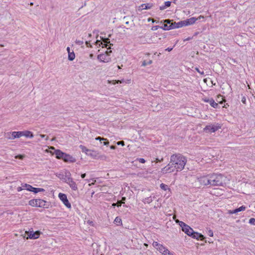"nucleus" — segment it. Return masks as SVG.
Segmentation results:
<instances>
[{
	"label": "nucleus",
	"instance_id": "6ab92c4d",
	"mask_svg": "<svg viewBox=\"0 0 255 255\" xmlns=\"http://www.w3.org/2000/svg\"><path fill=\"white\" fill-rule=\"evenodd\" d=\"M160 253H162L164 255H165L166 252H167V249L163 245L161 244L159 247H158L156 249Z\"/></svg>",
	"mask_w": 255,
	"mask_h": 255
},
{
	"label": "nucleus",
	"instance_id": "473e14b6",
	"mask_svg": "<svg viewBox=\"0 0 255 255\" xmlns=\"http://www.w3.org/2000/svg\"><path fill=\"white\" fill-rule=\"evenodd\" d=\"M126 200V197H123L121 201H119L117 202L118 207L121 206L122 204L124 203V201Z\"/></svg>",
	"mask_w": 255,
	"mask_h": 255
},
{
	"label": "nucleus",
	"instance_id": "393cba45",
	"mask_svg": "<svg viewBox=\"0 0 255 255\" xmlns=\"http://www.w3.org/2000/svg\"><path fill=\"white\" fill-rule=\"evenodd\" d=\"M30 191L31 192H33L34 193H37L38 192L44 191V189H43V188H35V187H32L31 189V190H30Z\"/></svg>",
	"mask_w": 255,
	"mask_h": 255
},
{
	"label": "nucleus",
	"instance_id": "dca6fc26",
	"mask_svg": "<svg viewBox=\"0 0 255 255\" xmlns=\"http://www.w3.org/2000/svg\"><path fill=\"white\" fill-rule=\"evenodd\" d=\"M246 209V207L245 206H242L239 208H238L235 210H229V213L230 214H237L238 212L245 211Z\"/></svg>",
	"mask_w": 255,
	"mask_h": 255
},
{
	"label": "nucleus",
	"instance_id": "ddd939ff",
	"mask_svg": "<svg viewBox=\"0 0 255 255\" xmlns=\"http://www.w3.org/2000/svg\"><path fill=\"white\" fill-rule=\"evenodd\" d=\"M190 237L198 241H203L205 239V237L203 235L195 231H193V234L190 236Z\"/></svg>",
	"mask_w": 255,
	"mask_h": 255
},
{
	"label": "nucleus",
	"instance_id": "69168bd1",
	"mask_svg": "<svg viewBox=\"0 0 255 255\" xmlns=\"http://www.w3.org/2000/svg\"><path fill=\"white\" fill-rule=\"evenodd\" d=\"M204 82H205V83H206V81H207V80H206V79H204Z\"/></svg>",
	"mask_w": 255,
	"mask_h": 255
},
{
	"label": "nucleus",
	"instance_id": "de8ad7c7",
	"mask_svg": "<svg viewBox=\"0 0 255 255\" xmlns=\"http://www.w3.org/2000/svg\"><path fill=\"white\" fill-rule=\"evenodd\" d=\"M196 70L200 74H202V75H203L204 74V72L202 71V72H201L199 69L198 68H196Z\"/></svg>",
	"mask_w": 255,
	"mask_h": 255
},
{
	"label": "nucleus",
	"instance_id": "9d476101",
	"mask_svg": "<svg viewBox=\"0 0 255 255\" xmlns=\"http://www.w3.org/2000/svg\"><path fill=\"white\" fill-rule=\"evenodd\" d=\"M21 136V131H12L6 133V137L9 139H14Z\"/></svg>",
	"mask_w": 255,
	"mask_h": 255
},
{
	"label": "nucleus",
	"instance_id": "aec40b11",
	"mask_svg": "<svg viewBox=\"0 0 255 255\" xmlns=\"http://www.w3.org/2000/svg\"><path fill=\"white\" fill-rule=\"evenodd\" d=\"M64 176V177H62V178L64 180L65 182L68 181V180H69L70 179H72V178L71 177V175L69 171H66Z\"/></svg>",
	"mask_w": 255,
	"mask_h": 255
},
{
	"label": "nucleus",
	"instance_id": "c85d7f7f",
	"mask_svg": "<svg viewBox=\"0 0 255 255\" xmlns=\"http://www.w3.org/2000/svg\"><path fill=\"white\" fill-rule=\"evenodd\" d=\"M22 186L24 189H26L27 191H30L32 186L29 184L24 183L22 184Z\"/></svg>",
	"mask_w": 255,
	"mask_h": 255
},
{
	"label": "nucleus",
	"instance_id": "a211bd4d",
	"mask_svg": "<svg viewBox=\"0 0 255 255\" xmlns=\"http://www.w3.org/2000/svg\"><path fill=\"white\" fill-rule=\"evenodd\" d=\"M21 131V136H24L26 137L32 138L33 137V134L32 132L28 130H24Z\"/></svg>",
	"mask_w": 255,
	"mask_h": 255
},
{
	"label": "nucleus",
	"instance_id": "39448f33",
	"mask_svg": "<svg viewBox=\"0 0 255 255\" xmlns=\"http://www.w3.org/2000/svg\"><path fill=\"white\" fill-rule=\"evenodd\" d=\"M28 204L32 207H44L46 201L40 199H34L29 200Z\"/></svg>",
	"mask_w": 255,
	"mask_h": 255
},
{
	"label": "nucleus",
	"instance_id": "052dcab7",
	"mask_svg": "<svg viewBox=\"0 0 255 255\" xmlns=\"http://www.w3.org/2000/svg\"><path fill=\"white\" fill-rule=\"evenodd\" d=\"M126 83H130V80H128L127 81V82H126Z\"/></svg>",
	"mask_w": 255,
	"mask_h": 255
},
{
	"label": "nucleus",
	"instance_id": "13d9d810",
	"mask_svg": "<svg viewBox=\"0 0 255 255\" xmlns=\"http://www.w3.org/2000/svg\"><path fill=\"white\" fill-rule=\"evenodd\" d=\"M70 47H68L67 48V51H68V53H69V52H70Z\"/></svg>",
	"mask_w": 255,
	"mask_h": 255
},
{
	"label": "nucleus",
	"instance_id": "864d4df0",
	"mask_svg": "<svg viewBox=\"0 0 255 255\" xmlns=\"http://www.w3.org/2000/svg\"><path fill=\"white\" fill-rule=\"evenodd\" d=\"M148 65V63H146L145 61H143V63H142V65H143V66H146V65Z\"/></svg>",
	"mask_w": 255,
	"mask_h": 255
},
{
	"label": "nucleus",
	"instance_id": "6e6d98bb",
	"mask_svg": "<svg viewBox=\"0 0 255 255\" xmlns=\"http://www.w3.org/2000/svg\"><path fill=\"white\" fill-rule=\"evenodd\" d=\"M164 22H166V23H169V24L170 23V21L169 20H168V19L165 20L164 21Z\"/></svg>",
	"mask_w": 255,
	"mask_h": 255
},
{
	"label": "nucleus",
	"instance_id": "6e6552de",
	"mask_svg": "<svg viewBox=\"0 0 255 255\" xmlns=\"http://www.w3.org/2000/svg\"><path fill=\"white\" fill-rule=\"evenodd\" d=\"M58 197L67 208L68 209L71 208V205L69 202L67 195L65 194L59 193L58 194Z\"/></svg>",
	"mask_w": 255,
	"mask_h": 255
},
{
	"label": "nucleus",
	"instance_id": "72a5a7b5",
	"mask_svg": "<svg viewBox=\"0 0 255 255\" xmlns=\"http://www.w3.org/2000/svg\"><path fill=\"white\" fill-rule=\"evenodd\" d=\"M160 187L162 189H163L165 191L168 188L167 185H166L163 183H161L160 185Z\"/></svg>",
	"mask_w": 255,
	"mask_h": 255
},
{
	"label": "nucleus",
	"instance_id": "a18cd8bd",
	"mask_svg": "<svg viewBox=\"0 0 255 255\" xmlns=\"http://www.w3.org/2000/svg\"><path fill=\"white\" fill-rule=\"evenodd\" d=\"M23 157H24V156L22 155H18L15 156L16 158H19L20 159H22L23 158Z\"/></svg>",
	"mask_w": 255,
	"mask_h": 255
},
{
	"label": "nucleus",
	"instance_id": "f3484780",
	"mask_svg": "<svg viewBox=\"0 0 255 255\" xmlns=\"http://www.w3.org/2000/svg\"><path fill=\"white\" fill-rule=\"evenodd\" d=\"M64 152H62L59 149H57L55 151V154L56 155V157L58 159H62Z\"/></svg>",
	"mask_w": 255,
	"mask_h": 255
},
{
	"label": "nucleus",
	"instance_id": "e433bc0d",
	"mask_svg": "<svg viewBox=\"0 0 255 255\" xmlns=\"http://www.w3.org/2000/svg\"><path fill=\"white\" fill-rule=\"evenodd\" d=\"M161 244H160L159 243H158L157 242H153V244H152V245L156 249H157L158 247H159V246Z\"/></svg>",
	"mask_w": 255,
	"mask_h": 255
},
{
	"label": "nucleus",
	"instance_id": "58836bf2",
	"mask_svg": "<svg viewBox=\"0 0 255 255\" xmlns=\"http://www.w3.org/2000/svg\"><path fill=\"white\" fill-rule=\"evenodd\" d=\"M136 160L141 163H144L145 162V159L142 158H137Z\"/></svg>",
	"mask_w": 255,
	"mask_h": 255
},
{
	"label": "nucleus",
	"instance_id": "ea45409f",
	"mask_svg": "<svg viewBox=\"0 0 255 255\" xmlns=\"http://www.w3.org/2000/svg\"><path fill=\"white\" fill-rule=\"evenodd\" d=\"M41 138H45V140H47L48 139V136H46V135H44V134H40L39 135Z\"/></svg>",
	"mask_w": 255,
	"mask_h": 255
},
{
	"label": "nucleus",
	"instance_id": "a878e982",
	"mask_svg": "<svg viewBox=\"0 0 255 255\" xmlns=\"http://www.w3.org/2000/svg\"><path fill=\"white\" fill-rule=\"evenodd\" d=\"M114 223L118 226H122V221L121 218L119 217H117L114 220Z\"/></svg>",
	"mask_w": 255,
	"mask_h": 255
},
{
	"label": "nucleus",
	"instance_id": "20e7f679",
	"mask_svg": "<svg viewBox=\"0 0 255 255\" xmlns=\"http://www.w3.org/2000/svg\"><path fill=\"white\" fill-rule=\"evenodd\" d=\"M176 222L179 223V225L181 227L182 231L188 236L190 237L193 234L194 230L189 226L182 221H176Z\"/></svg>",
	"mask_w": 255,
	"mask_h": 255
},
{
	"label": "nucleus",
	"instance_id": "bf43d9fd",
	"mask_svg": "<svg viewBox=\"0 0 255 255\" xmlns=\"http://www.w3.org/2000/svg\"><path fill=\"white\" fill-rule=\"evenodd\" d=\"M148 64H150L152 63V61L151 60H149L148 62H147Z\"/></svg>",
	"mask_w": 255,
	"mask_h": 255
},
{
	"label": "nucleus",
	"instance_id": "3c124183",
	"mask_svg": "<svg viewBox=\"0 0 255 255\" xmlns=\"http://www.w3.org/2000/svg\"><path fill=\"white\" fill-rule=\"evenodd\" d=\"M204 17L202 15H200L198 18H197V20L198 19H201V18H204Z\"/></svg>",
	"mask_w": 255,
	"mask_h": 255
},
{
	"label": "nucleus",
	"instance_id": "cd10ccee",
	"mask_svg": "<svg viewBox=\"0 0 255 255\" xmlns=\"http://www.w3.org/2000/svg\"><path fill=\"white\" fill-rule=\"evenodd\" d=\"M164 4L165 5L164 6H160V10H163V9H165L166 7H169L171 5V1H165L164 3Z\"/></svg>",
	"mask_w": 255,
	"mask_h": 255
},
{
	"label": "nucleus",
	"instance_id": "9b49d317",
	"mask_svg": "<svg viewBox=\"0 0 255 255\" xmlns=\"http://www.w3.org/2000/svg\"><path fill=\"white\" fill-rule=\"evenodd\" d=\"M65 162L73 163L76 162V159L72 155L67 154L66 153H64L63 159Z\"/></svg>",
	"mask_w": 255,
	"mask_h": 255
},
{
	"label": "nucleus",
	"instance_id": "f257e3e1",
	"mask_svg": "<svg viewBox=\"0 0 255 255\" xmlns=\"http://www.w3.org/2000/svg\"><path fill=\"white\" fill-rule=\"evenodd\" d=\"M186 158L180 154H174L171 156L170 163L162 168L161 172L163 174L171 173L175 170H183L186 163Z\"/></svg>",
	"mask_w": 255,
	"mask_h": 255
},
{
	"label": "nucleus",
	"instance_id": "0eeeda50",
	"mask_svg": "<svg viewBox=\"0 0 255 255\" xmlns=\"http://www.w3.org/2000/svg\"><path fill=\"white\" fill-rule=\"evenodd\" d=\"M112 51L109 52L106 51L104 53H102L98 56V59L101 62L107 63L111 61V57H110L109 53H111Z\"/></svg>",
	"mask_w": 255,
	"mask_h": 255
},
{
	"label": "nucleus",
	"instance_id": "412c9836",
	"mask_svg": "<svg viewBox=\"0 0 255 255\" xmlns=\"http://www.w3.org/2000/svg\"><path fill=\"white\" fill-rule=\"evenodd\" d=\"M206 102L209 103L210 105L213 108H217L219 105L218 103L215 102L213 99H208Z\"/></svg>",
	"mask_w": 255,
	"mask_h": 255
},
{
	"label": "nucleus",
	"instance_id": "e2e57ef3",
	"mask_svg": "<svg viewBox=\"0 0 255 255\" xmlns=\"http://www.w3.org/2000/svg\"><path fill=\"white\" fill-rule=\"evenodd\" d=\"M245 101H246V100H245V99H244V100H243H243H242L243 102V103H245Z\"/></svg>",
	"mask_w": 255,
	"mask_h": 255
},
{
	"label": "nucleus",
	"instance_id": "7c9ffc66",
	"mask_svg": "<svg viewBox=\"0 0 255 255\" xmlns=\"http://www.w3.org/2000/svg\"><path fill=\"white\" fill-rule=\"evenodd\" d=\"M87 155L94 157L96 156V152L94 150H90V152H89Z\"/></svg>",
	"mask_w": 255,
	"mask_h": 255
},
{
	"label": "nucleus",
	"instance_id": "49530a36",
	"mask_svg": "<svg viewBox=\"0 0 255 255\" xmlns=\"http://www.w3.org/2000/svg\"><path fill=\"white\" fill-rule=\"evenodd\" d=\"M118 145H121L122 146H124L125 145L124 141H120L117 142Z\"/></svg>",
	"mask_w": 255,
	"mask_h": 255
},
{
	"label": "nucleus",
	"instance_id": "2eb2a0df",
	"mask_svg": "<svg viewBox=\"0 0 255 255\" xmlns=\"http://www.w3.org/2000/svg\"><path fill=\"white\" fill-rule=\"evenodd\" d=\"M197 20V18L193 17L187 19L186 20L183 21V25H188L193 24Z\"/></svg>",
	"mask_w": 255,
	"mask_h": 255
},
{
	"label": "nucleus",
	"instance_id": "4d7b16f0",
	"mask_svg": "<svg viewBox=\"0 0 255 255\" xmlns=\"http://www.w3.org/2000/svg\"><path fill=\"white\" fill-rule=\"evenodd\" d=\"M116 206H118V204H117V203H113V204H112V206H113V207H115Z\"/></svg>",
	"mask_w": 255,
	"mask_h": 255
},
{
	"label": "nucleus",
	"instance_id": "680f3d73",
	"mask_svg": "<svg viewBox=\"0 0 255 255\" xmlns=\"http://www.w3.org/2000/svg\"><path fill=\"white\" fill-rule=\"evenodd\" d=\"M108 40H109V39H107L105 41V42L108 43L107 41H108Z\"/></svg>",
	"mask_w": 255,
	"mask_h": 255
},
{
	"label": "nucleus",
	"instance_id": "5701e85b",
	"mask_svg": "<svg viewBox=\"0 0 255 255\" xmlns=\"http://www.w3.org/2000/svg\"><path fill=\"white\" fill-rule=\"evenodd\" d=\"M216 101L218 103V104L220 105H222L223 104V102H225V100L224 97L220 95L217 96Z\"/></svg>",
	"mask_w": 255,
	"mask_h": 255
},
{
	"label": "nucleus",
	"instance_id": "774afa93",
	"mask_svg": "<svg viewBox=\"0 0 255 255\" xmlns=\"http://www.w3.org/2000/svg\"><path fill=\"white\" fill-rule=\"evenodd\" d=\"M92 54H90V57H92Z\"/></svg>",
	"mask_w": 255,
	"mask_h": 255
},
{
	"label": "nucleus",
	"instance_id": "1a4fd4ad",
	"mask_svg": "<svg viewBox=\"0 0 255 255\" xmlns=\"http://www.w3.org/2000/svg\"><path fill=\"white\" fill-rule=\"evenodd\" d=\"M25 233L28 236L27 239L34 240L37 239L39 237L41 232L39 231L35 232H33V231H26Z\"/></svg>",
	"mask_w": 255,
	"mask_h": 255
},
{
	"label": "nucleus",
	"instance_id": "f8f14e48",
	"mask_svg": "<svg viewBox=\"0 0 255 255\" xmlns=\"http://www.w3.org/2000/svg\"><path fill=\"white\" fill-rule=\"evenodd\" d=\"M67 184L70 186V187L74 191H77L78 190V186L76 183L74 181L73 179H70L68 181L66 182Z\"/></svg>",
	"mask_w": 255,
	"mask_h": 255
},
{
	"label": "nucleus",
	"instance_id": "4c0bfd02",
	"mask_svg": "<svg viewBox=\"0 0 255 255\" xmlns=\"http://www.w3.org/2000/svg\"><path fill=\"white\" fill-rule=\"evenodd\" d=\"M96 140H99L101 143H102V141L103 140H106V138H104L103 137H101L100 136H98V137H97L96 138H95Z\"/></svg>",
	"mask_w": 255,
	"mask_h": 255
},
{
	"label": "nucleus",
	"instance_id": "c03bdc74",
	"mask_svg": "<svg viewBox=\"0 0 255 255\" xmlns=\"http://www.w3.org/2000/svg\"><path fill=\"white\" fill-rule=\"evenodd\" d=\"M164 255H173V253L170 252L168 250H167V252H166Z\"/></svg>",
	"mask_w": 255,
	"mask_h": 255
},
{
	"label": "nucleus",
	"instance_id": "bb28decb",
	"mask_svg": "<svg viewBox=\"0 0 255 255\" xmlns=\"http://www.w3.org/2000/svg\"><path fill=\"white\" fill-rule=\"evenodd\" d=\"M79 147L81 149L82 151L83 152H84L86 154H87L89 152H90V149H88L87 147H86L85 146L83 145H80L79 146Z\"/></svg>",
	"mask_w": 255,
	"mask_h": 255
},
{
	"label": "nucleus",
	"instance_id": "8fccbe9b",
	"mask_svg": "<svg viewBox=\"0 0 255 255\" xmlns=\"http://www.w3.org/2000/svg\"><path fill=\"white\" fill-rule=\"evenodd\" d=\"M81 177L82 178H84L86 176V173H83V174H82L81 175Z\"/></svg>",
	"mask_w": 255,
	"mask_h": 255
},
{
	"label": "nucleus",
	"instance_id": "37998d69",
	"mask_svg": "<svg viewBox=\"0 0 255 255\" xmlns=\"http://www.w3.org/2000/svg\"><path fill=\"white\" fill-rule=\"evenodd\" d=\"M103 142H102L103 143L104 145H108L109 144V141L106 139V140H103Z\"/></svg>",
	"mask_w": 255,
	"mask_h": 255
},
{
	"label": "nucleus",
	"instance_id": "5fc2aeb1",
	"mask_svg": "<svg viewBox=\"0 0 255 255\" xmlns=\"http://www.w3.org/2000/svg\"><path fill=\"white\" fill-rule=\"evenodd\" d=\"M162 160H163V158H161V160H159L158 158H156V162H161V161Z\"/></svg>",
	"mask_w": 255,
	"mask_h": 255
},
{
	"label": "nucleus",
	"instance_id": "c756f323",
	"mask_svg": "<svg viewBox=\"0 0 255 255\" xmlns=\"http://www.w3.org/2000/svg\"><path fill=\"white\" fill-rule=\"evenodd\" d=\"M75 55L73 52H69L68 53V59L69 60L72 61L75 59Z\"/></svg>",
	"mask_w": 255,
	"mask_h": 255
},
{
	"label": "nucleus",
	"instance_id": "0e129e2a",
	"mask_svg": "<svg viewBox=\"0 0 255 255\" xmlns=\"http://www.w3.org/2000/svg\"><path fill=\"white\" fill-rule=\"evenodd\" d=\"M208 99H204V101H205L206 102V101H208Z\"/></svg>",
	"mask_w": 255,
	"mask_h": 255
},
{
	"label": "nucleus",
	"instance_id": "4be33fe9",
	"mask_svg": "<svg viewBox=\"0 0 255 255\" xmlns=\"http://www.w3.org/2000/svg\"><path fill=\"white\" fill-rule=\"evenodd\" d=\"M154 196H150L148 197L144 198L143 200V202L144 204H149L154 199Z\"/></svg>",
	"mask_w": 255,
	"mask_h": 255
},
{
	"label": "nucleus",
	"instance_id": "423d86ee",
	"mask_svg": "<svg viewBox=\"0 0 255 255\" xmlns=\"http://www.w3.org/2000/svg\"><path fill=\"white\" fill-rule=\"evenodd\" d=\"M210 175L207 174L203 176L197 177V180L201 185L204 186L210 185L211 186L210 182Z\"/></svg>",
	"mask_w": 255,
	"mask_h": 255
},
{
	"label": "nucleus",
	"instance_id": "603ef678",
	"mask_svg": "<svg viewBox=\"0 0 255 255\" xmlns=\"http://www.w3.org/2000/svg\"><path fill=\"white\" fill-rule=\"evenodd\" d=\"M110 148H111V149H115L116 148V146H114V145H111V146H110Z\"/></svg>",
	"mask_w": 255,
	"mask_h": 255
},
{
	"label": "nucleus",
	"instance_id": "79ce46f5",
	"mask_svg": "<svg viewBox=\"0 0 255 255\" xmlns=\"http://www.w3.org/2000/svg\"><path fill=\"white\" fill-rule=\"evenodd\" d=\"M23 189H24V188L22 186V184H21V187H18L17 188V190L18 192H20V191H22Z\"/></svg>",
	"mask_w": 255,
	"mask_h": 255
},
{
	"label": "nucleus",
	"instance_id": "b1692460",
	"mask_svg": "<svg viewBox=\"0 0 255 255\" xmlns=\"http://www.w3.org/2000/svg\"><path fill=\"white\" fill-rule=\"evenodd\" d=\"M151 6H152V5L149 3L142 4L139 6V8L141 10L147 9L150 8L151 7Z\"/></svg>",
	"mask_w": 255,
	"mask_h": 255
},
{
	"label": "nucleus",
	"instance_id": "338daca9",
	"mask_svg": "<svg viewBox=\"0 0 255 255\" xmlns=\"http://www.w3.org/2000/svg\"><path fill=\"white\" fill-rule=\"evenodd\" d=\"M223 107H226V106L225 105H224V106H222Z\"/></svg>",
	"mask_w": 255,
	"mask_h": 255
},
{
	"label": "nucleus",
	"instance_id": "a19ab883",
	"mask_svg": "<svg viewBox=\"0 0 255 255\" xmlns=\"http://www.w3.org/2000/svg\"><path fill=\"white\" fill-rule=\"evenodd\" d=\"M159 27H160V26H154L152 27V28H151V30H153V31H154V30H157Z\"/></svg>",
	"mask_w": 255,
	"mask_h": 255
},
{
	"label": "nucleus",
	"instance_id": "c9c22d12",
	"mask_svg": "<svg viewBox=\"0 0 255 255\" xmlns=\"http://www.w3.org/2000/svg\"><path fill=\"white\" fill-rule=\"evenodd\" d=\"M249 223L251 225H255V218H251L249 220Z\"/></svg>",
	"mask_w": 255,
	"mask_h": 255
},
{
	"label": "nucleus",
	"instance_id": "7ed1b4c3",
	"mask_svg": "<svg viewBox=\"0 0 255 255\" xmlns=\"http://www.w3.org/2000/svg\"><path fill=\"white\" fill-rule=\"evenodd\" d=\"M220 124L217 123L211 124L207 125L204 128V131L207 133H212L221 128Z\"/></svg>",
	"mask_w": 255,
	"mask_h": 255
},
{
	"label": "nucleus",
	"instance_id": "2f4dec72",
	"mask_svg": "<svg viewBox=\"0 0 255 255\" xmlns=\"http://www.w3.org/2000/svg\"><path fill=\"white\" fill-rule=\"evenodd\" d=\"M125 82V81L124 80H117H117H113L111 82H109V83H111L112 84L115 85L116 84L122 83H124Z\"/></svg>",
	"mask_w": 255,
	"mask_h": 255
},
{
	"label": "nucleus",
	"instance_id": "09e8293b",
	"mask_svg": "<svg viewBox=\"0 0 255 255\" xmlns=\"http://www.w3.org/2000/svg\"><path fill=\"white\" fill-rule=\"evenodd\" d=\"M172 50V48L168 47L165 49V50L168 51L169 52L171 51Z\"/></svg>",
	"mask_w": 255,
	"mask_h": 255
},
{
	"label": "nucleus",
	"instance_id": "f03ea898",
	"mask_svg": "<svg viewBox=\"0 0 255 255\" xmlns=\"http://www.w3.org/2000/svg\"><path fill=\"white\" fill-rule=\"evenodd\" d=\"M210 175L211 186H223L226 183V177L222 174L212 173Z\"/></svg>",
	"mask_w": 255,
	"mask_h": 255
},
{
	"label": "nucleus",
	"instance_id": "f704fd0d",
	"mask_svg": "<svg viewBox=\"0 0 255 255\" xmlns=\"http://www.w3.org/2000/svg\"><path fill=\"white\" fill-rule=\"evenodd\" d=\"M208 231H207V234L208 236H209L210 237H213V235H214V233H213V232L212 230H211V229H207Z\"/></svg>",
	"mask_w": 255,
	"mask_h": 255
},
{
	"label": "nucleus",
	"instance_id": "4468645a",
	"mask_svg": "<svg viewBox=\"0 0 255 255\" xmlns=\"http://www.w3.org/2000/svg\"><path fill=\"white\" fill-rule=\"evenodd\" d=\"M177 26H175L173 24H170L169 25H168L167 24H164L163 26L161 27V28H162L163 29L165 30H170L171 29H173V28H178L179 27H181L182 26V25H180V23H177L176 24Z\"/></svg>",
	"mask_w": 255,
	"mask_h": 255
}]
</instances>
